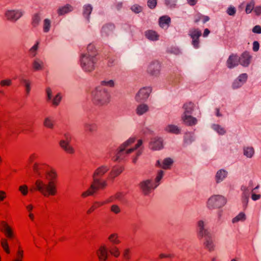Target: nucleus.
<instances>
[{"label": "nucleus", "instance_id": "bb28decb", "mask_svg": "<svg viewBox=\"0 0 261 261\" xmlns=\"http://www.w3.org/2000/svg\"><path fill=\"white\" fill-rule=\"evenodd\" d=\"M149 111V106L145 103L139 105L136 109V113L138 116H142Z\"/></svg>", "mask_w": 261, "mask_h": 261}, {"label": "nucleus", "instance_id": "dca6fc26", "mask_svg": "<svg viewBox=\"0 0 261 261\" xmlns=\"http://www.w3.org/2000/svg\"><path fill=\"white\" fill-rule=\"evenodd\" d=\"M203 238H204L203 244L205 247L210 251H213L215 249V245L214 244V237L212 233Z\"/></svg>", "mask_w": 261, "mask_h": 261}, {"label": "nucleus", "instance_id": "423d86ee", "mask_svg": "<svg viewBox=\"0 0 261 261\" xmlns=\"http://www.w3.org/2000/svg\"><path fill=\"white\" fill-rule=\"evenodd\" d=\"M97 62V59L93 55L88 56L85 54H81L80 57V65L86 72H90L94 70Z\"/></svg>", "mask_w": 261, "mask_h": 261}, {"label": "nucleus", "instance_id": "f704fd0d", "mask_svg": "<svg viewBox=\"0 0 261 261\" xmlns=\"http://www.w3.org/2000/svg\"><path fill=\"white\" fill-rule=\"evenodd\" d=\"M72 10V7L70 5H66L59 8L58 13L59 15H63Z\"/></svg>", "mask_w": 261, "mask_h": 261}, {"label": "nucleus", "instance_id": "412c9836", "mask_svg": "<svg viewBox=\"0 0 261 261\" xmlns=\"http://www.w3.org/2000/svg\"><path fill=\"white\" fill-rule=\"evenodd\" d=\"M239 59L238 57L234 55H231L228 57L226 61V65L228 68L231 69L238 65Z\"/></svg>", "mask_w": 261, "mask_h": 261}, {"label": "nucleus", "instance_id": "6e6d98bb", "mask_svg": "<svg viewBox=\"0 0 261 261\" xmlns=\"http://www.w3.org/2000/svg\"><path fill=\"white\" fill-rule=\"evenodd\" d=\"M130 9L135 13H139L142 11V7L137 4L133 5Z\"/></svg>", "mask_w": 261, "mask_h": 261}, {"label": "nucleus", "instance_id": "f03ea898", "mask_svg": "<svg viewBox=\"0 0 261 261\" xmlns=\"http://www.w3.org/2000/svg\"><path fill=\"white\" fill-rule=\"evenodd\" d=\"M46 178L48 179L47 183L44 182L41 180H37L35 182L36 190L42 193L44 196L55 195L56 194V186L54 180L57 177L56 172L51 170L50 171H46Z\"/></svg>", "mask_w": 261, "mask_h": 261}, {"label": "nucleus", "instance_id": "7c9ffc66", "mask_svg": "<svg viewBox=\"0 0 261 261\" xmlns=\"http://www.w3.org/2000/svg\"><path fill=\"white\" fill-rule=\"evenodd\" d=\"M195 140V136L194 133L187 132L185 134L184 138L185 143L190 145Z\"/></svg>", "mask_w": 261, "mask_h": 261}, {"label": "nucleus", "instance_id": "bf43d9fd", "mask_svg": "<svg viewBox=\"0 0 261 261\" xmlns=\"http://www.w3.org/2000/svg\"><path fill=\"white\" fill-rule=\"evenodd\" d=\"M19 190L20 191L22 195H26L28 192V187L25 185L21 186L19 188Z\"/></svg>", "mask_w": 261, "mask_h": 261}, {"label": "nucleus", "instance_id": "680f3d73", "mask_svg": "<svg viewBox=\"0 0 261 261\" xmlns=\"http://www.w3.org/2000/svg\"><path fill=\"white\" fill-rule=\"evenodd\" d=\"M12 84V81L10 79H6L4 80L1 81L0 85L1 86H10Z\"/></svg>", "mask_w": 261, "mask_h": 261}, {"label": "nucleus", "instance_id": "6ab92c4d", "mask_svg": "<svg viewBox=\"0 0 261 261\" xmlns=\"http://www.w3.org/2000/svg\"><path fill=\"white\" fill-rule=\"evenodd\" d=\"M228 172L223 169L219 170L216 173L215 178L217 184L222 182L227 177Z\"/></svg>", "mask_w": 261, "mask_h": 261}, {"label": "nucleus", "instance_id": "338daca9", "mask_svg": "<svg viewBox=\"0 0 261 261\" xmlns=\"http://www.w3.org/2000/svg\"><path fill=\"white\" fill-rule=\"evenodd\" d=\"M259 48V44L257 41L253 42V50L255 52L257 51Z\"/></svg>", "mask_w": 261, "mask_h": 261}, {"label": "nucleus", "instance_id": "49530a36", "mask_svg": "<svg viewBox=\"0 0 261 261\" xmlns=\"http://www.w3.org/2000/svg\"><path fill=\"white\" fill-rule=\"evenodd\" d=\"M51 28V21L48 18H46L43 21V29L44 33H48Z\"/></svg>", "mask_w": 261, "mask_h": 261}, {"label": "nucleus", "instance_id": "69168bd1", "mask_svg": "<svg viewBox=\"0 0 261 261\" xmlns=\"http://www.w3.org/2000/svg\"><path fill=\"white\" fill-rule=\"evenodd\" d=\"M23 257V251L19 250L17 252V258L14 259L13 261H21V258Z\"/></svg>", "mask_w": 261, "mask_h": 261}, {"label": "nucleus", "instance_id": "4be33fe9", "mask_svg": "<svg viewBox=\"0 0 261 261\" xmlns=\"http://www.w3.org/2000/svg\"><path fill=\"white\" fill-rule=\"evenodd\" d=\"M194 104L192 102L185 103L182 106L184 112L182 116L191 115L194 111Z\"/></svg>", "mask_w": 261, "mask_h": 261}, {"label": "nucleus", "instance_id": "13d9d810", "mask_svg": "<svg viewBox=\"0 0 261 261\" xmlns=\"http://www.w3.org/2000/svg\"><path fill=\"white\" fill-rule=\"evenodd\" d=\"M177 0H165V4L170 7H174L176 5Z\"/></svg>", "mask_w": 261, "mask_h": 261}, {"label": "nucleus", "instance_id": "774afa93", "mask_svg": "<svg viewBox=\"0 0 261 261\" xmlns=\"http://www.w3.org/2000/svg\"><path fill=\"white\" fill-rule=\"evenodd\" d=\"M252 32L256 34H261V27L258 25H255L253 27Z\"/></svg>", "mask_w": 261, "mask_h": 261}, {"label": "nucleus", "instance_id": "3c124183", "mask_svg": "<svg viewBox=\"0 0 261 261\" xmlns=\"http://www.w3.org/2000/svg\"><path fill=\"white\" fill-rule=\"evenodd\" d=\"M62 96L60 93H58L52 99V103L54 106H58L61 101Z\"/></svg>", "mask_w": 261, "mask_h": 261}, {"label": "nucleus", "instance_id": "5fc2aeb1", "mask_svg": "<svg viewBox=\"0 0 261 261\" xmlns=\"http://www.w3.org/2000/svg\"><path fill=\"white\" fill-rule=\"evenodd\" d=\"M1 245L7 253H10V250L7 240H2L1 241Z\"/></svg>", "mask_w": 261, "mask_h": 261}, {"label": "nucleus", "instance_id": "0e129e2a", "mask_svg": "<svg viewBox=\"0 0 261 261\" xmlns=\"http://www.w3.org/2000/svg\"><path fill=\"white\" fill-rule=\"evenodd\" d=\"M236 12V10L234 7H229L227 10V13L230 16H233L235 14Z\"/></svg>", "mask_w": 261, "mask_h": 261}, {"label": "nucleus", "instance_id": "f3484780", "mask_svg": "<svg viewBox=\"0 0 261 261\" xmlns=\"http://www.w3.org/2000/svg\"><path fill=\"white\" fill-rule=\"evenodd\" d=\"M149 148L153 150H159L163 148V140L161 138H154L150 142Z\"/></svg>", "mask_w": 261, "mask_h": 261}, {"label": "nucleus", "instance_id": "58836bf2", "mask_svg": "<svg viewBox=\"0 0 261 261\" xmlns=\"http://www.w3.org/2000/svg\"><path fill=\"white\" fill-rule=\"evenodd\" d=\"M244 155L248 158H251L254 154V150L252 147H246L243 149Z\"/></svg>", "mask_w": 261, "mask_h": 261}, {"label": "nucleus", "instance_id": "e433bc0d", "mask_svg": "<svg viewBox=\"0 0 261 261\" xmlns=\"http://www.w3.org/2000/svg\"><path fill=\"white\" fill-rule=\"evenodd\" d=\"M123 170V168L121 167L118 168H113L109 173L110 178L114 179L118 175H119Z\"/></svg>", "mask_w": 261, "mask_h": 261}, {"label": "nucleus", "instance_id": "c85d7f7f", "mask_svg": "<svg viewBox=\"0 0 261 261\" xmlns=\"http://www.w3.org/2000/svg\"><path fill=\"white\" fill-rule=\"evenodd\" d=\"M164 130L167 133L176 135L179 134L180 133V129L177 125L174 124L167 125L165 127Z\"/></svg>", "mask_w": 261, "mask_h": 261}, {"label": "nucleus", "instance_id": "cd10ccee", "mask_svg": "<svg viewBox=\"0 0 261 261\" xmlns=\"http://www.w3.org/2000/svg\"><path fill=\"white\" fill-rule=\"evenodd\" d=\"M170 22V18L167 16H162L159 19V25L163 29H167Z\"/></svg>", "mask_w": 261, "mask_h": 261}, {"label": "nucleus", "instance_id": "de8ad7c7", "mask_svg": "<svg viewBox=\"0 0 261 261\" xmlns=\"http://www.w3.org/2000/svg\"><path fill=\"white\" fill-rule=\"evenodd\" d=\"M164 171L163 170H160L157 174L156 177L155 178L154 182V188H156L160 184V181L162 179L164 175Z\"/></svg>", "mask_w": 261, "mask_h": 261}, {"label": "nucleus", "instance_id": "f8f14e48", "mask_svg": "<svg viewBox=\"0 0 261 261\" xmlns=\"http://www.w3.org/2000/svg\"><path fill=\"white\" fill-rule=\"evenodd\" d=\"M139 186L143 192V193L145 195H149L152 190L155 189L154 188V184L151 179H146L142 182H141L139 184Z\"/></svg>", "mask_w": 261, "mask_h": 261}, {"label": "nucleus", "instance_id": "a211bd4d", "mask_svg": "<svg viewBox=\"0 0 261 261\" xmlns=\"http://www.w3.org/2000/svg\"><path fill=\"white\" fill-rule=\"evenodd\" d=\"M251 56L249 53L246 51L243 53L239 59L240 64L244 67H247L250 63Z\"/></svg>", "mask_w": 261, "mask_h": 261}, {"label": "nucleus", "instance_id": "72a5a7b5", "mask_svg": "<svg viewBox=\"0 0 261 261\" xmlns=\"http://www.w3.org/2000/svg\"><path fill=\"white\" fill-rule=\"evenodd\" d=\"M211 128L220 135H224L226 133L224 127L217 124H212Z\"/></svg>", "mask_w": 261, "mask_h": 261}, {"label": "nucleus", "instance_id": "864d4df0", "mask_svg": "<svg viewBox=\"0 0 261 261\" xmlns=\"http://www.w3.org/2000/svg\"><path fill=\"white\" fill-rule=\"evenodd\" d=\"M122 256L127 261L130 259V251L129 248H125L123 250Z\"/></svg>", "mask_w": 261, "mask_h": 261}, {"label": "nucleus", "instance_id": "052dcab7", "mask_svg": "<svg viewBox=\"0 0 261 261\" xmlns=\"http://www.w3.org/2000/svg\"><path fill=\"white\" fill-rule=\"evenodd\" d=\"M111 211L114 213L117 214L120 212V208L116 204H113L111 207Z\"/></svg>", "mask_w": 261, "mask_h": 261}, {"label": "nucleus", "instance_id": "a18cd8bd", "mask_svg": "<svg viewBox=\"0 0 261 261\" xmlns=\"http://www.w3.org/2000/svg\"><path fill=\"white\" fill-rule=\"evenodd\" d=\"M100 85L101 87L107 86L111 88H113L115 85V81L113 80H105L100 82Z\"/></svg>", "mask_w": 261, "mask_h": 261}, {"label": "nucleus", "instance_id": "8fccbe9b", "mask_svg": "<svg viewBox=\"0 0 261 261\" xmlns=\"http://www.w3.org/2000/svg\"><path fill=\"white\" fill-rule=\"evenodd\" d=\"M246 219V216L244 213H240L238 215L232 219V223H236L239 221H244Z\"/></svg>", "mask_w": 261, "mask_h": 261}, {"label": "nucleus", "instance_id": "37998d69", "mask_svg": "<svg viewBox=\"0 0 261 261\" xmlns=\"http://www.w3.org/2000/svg\"><path fill=\"white\" fill-rule=\"evenodd\" d=\"M241 190L242 191V197H249L250 193H252L251 189L245 186H242Z\"/></svg>", "mask_w": 261, "mask_h": 261}, {"label": "nucleus", "instance_id": "2f4dec72", "mask_svg": "<svg viewBox=\"0 0 261 261\" xmlns=\"http://www.w3.org/2000/svg\"><path fill=\"white\" fill-rule=\"evenodd\" d=\"M40 42L37 41L29 49V53L31 57H35L38 54Z\"/></svg>", "mask_w": 261, "mask_h": 261}, {"label": "nucleus", "instance_id": "4c0bfd02", "mask_svg": "<svg viewBox=\"0 0 261 261\" xmlns=\"http://www.w3.org/2000/svg\"><path fill=\"white\" fill-rule=\"evenodd\" d=\"M40 167L37 163H35L33 165V170L39 176H41V170H45V169L42 166H47V165L45 163H42L40 164Z\"/></svg>", "mask_w": 261, "mask_h": 261}, {"label": "nucleus", "instance_id": "20e7f679", "mask_svg": "<svg viewBox=\"0 0 261 261\" xmlns=\"http://www.w3.org/2000/svg\"><path fill=\"white\" fill-rule=\"evenodd\" d=\"M91 96L94 103L100 106L107 105L111 98L108 90L101 86H98L93 90Z\"/></svg>", "mask_w": 261, "mask_h": 261}, {"label": "nucleus", "instance_id": "0eeeda50", "mask_svg": "<svg viewBox=\"0 0 261 261\" xmlns=\"http://www.w3.org/2000/svg\"><path fill=\"white\" fill-rule=\"evenodd\" d=\"M226 203V198L220 195H214L207 200L206 206L210 210L219 208Z\"/></svg>", "mask_w": 261, "mask_h": 261}, {"label": "nucleus", "instance_id": "4d7b16f0", "mask_svg": "<svg viewBox=\"0 0 261 261\" xmlns=\"http://www.w3.org/2000/svg\"><path fill=\"white\" fill-rule=\"evenodd\" d=\"M156 0H148L147 1V6L151 9H154L156 7Z\"/></svg>", "mask_w": 261, "mask_h": 261}, {"label": "nucleus", "instance_id": "ddd939ff", "mask_svg": "<svg viewBox=\"0 0 261 261\" xmlns=\"http://www.w3.org/2000/svg\"><path fill=\"white\" fill-rule=\"evenodd\" d=\"M211 233L210 231L206 227V222L205 221L202 220L198 221L197 235L200 239Z\"/></svg>", "mask_w": 261, "mask_h": 261}, {"label": "nucleus", "instance_id": "5701e85b", "mask_svg": "<svg viewBox=\"0 0 261 261\" xmlns=\"http://www.w3.org/2000/svg\"><path fill=\"white\" fill-rule=\"evenodd\" d=\"M83 125L85 130L90 133H93L97 129V124L92 121H85Z\"/></svg>", "mask_w": 261, "mask_h": 261}, {"label": "nucleus", "instance_id": "a19ab883", "mask_svg": "<svg viewBox=\"0 0 261 261\" xmlns=\"http://www.w3.org/2000/svg\"><path fill=\"white\" fill-rule=\"evenodd\" d=\"M109 241L112 243L111 245H115L120 243L117 233H112L108 237Z\"/></svg>", "mask_w": 261, "mask_h": 261}, {"label": "nucleus", "instance_id": "b1692460", "mask_svg": "<svg viewBox=\"0 0 261 261\" xmlns=\"http://www.w3.org/2000/svg\"><path fill=\"white\" fill-rule=\"evenodd\" d=\"M181 119L183 122L188 126L195 125L197 123V119L191 115L181 116Z\"/></svg>", "mask_w": 261, "mask_h": 261}, {"label": "nucleus", "instance_id": "ea45409f", "mask_svg": "<svg viewBox=\"0 0 261 261\" xmlns=\"http://www.w3.org/2000/svg\"><path fill=\"white\" fill-rule=\"evenodd\" d=\"M43 125L46 127L53 129L54 127V120L51 117H46L44 120Z\"/></svg>", "mask_w": 261, "mask_h": 261}, {"label": "nucleus", "instance_id": "6e6552de", "mask_svg": "<svg viewBox=\"0 0 261 261\" xmlns=\"http://www.w3.org/2000/svg\"><path fill=\"white\" fill-rule=\"evenodd\" d=\"M161 65L158 61L150 62L146 68V73L151 77H158L161 73Z\"/></svg>", "mask_w": 261, "mask_h": 261}, {"label": "nucleus", "instance_id": "e2e57ef3", "mask_svg": "<svg viewBox=\"0 0 261 261\" xmlns=\"http://www.w3.org/2000/svg\"><path fill=\"white\" fill-rule=\"evenodd\" d=\"M46 93L47 95V100L50 101L52 99V91L49 87L46 88Z\"/></svg>", "mask_w": 261, "mask_h": 261}, {"label": "nucleus", "instance_id": "c9c22d12", "mask_svg": "<svg viewBox=\"0 0 261 261\" xmlns=\"http://www.w3.org/2000/svg\"><path fill=\"white\" fill-rule=\"evenodd\" d=\"M82 54H85L90 56L93 55L94 57H96L97 54L94 45L92 43H89L87 47V52Z\"/></svg>", "mask_w": 261, "mask_h": 261}, {"label": "nucleus", "instance_id": "9d476101", "mask_svg": "<svg viewBox=\"0 0 261 261\" xmlns=\"http://www.w3.org/2000/svg\"><path fill=\"white\" fill-rule=\"evenodd\" d=\"M189 36L192 39V44L195 48L199 47V37L201 36V31L199 29L192 28L189 30Z\"/></svg>", "mask_w": 261, "mask_h": 261}, {"label": "nucleus", "instance_id": "a878e982", "mask_svg": "<svg viewBox=\"0 0 261 261\" xmlns=\"http://www.w3.org/2000/svg\"><path fill=\"white\" fill-rule=\"evenodd\" d=\"M2 225V231H4L6 236L9 238H12L13 237V233L12 229L4 221L1 222Z\"/></svg>", "mask_w": 261, "mask_h": 261}, {"label": "nucleus", "instance_id": "473e14b6", "mask_svg": "<svg viewBox=\"0 0 261 261\" xmlns=\"http://www.w3.org/2000/svg\"><path fill=\"white\" fill-rule=\"evenodd\" d=\"M93 9V7L90 4H86L83 6V14L84 17L86 18L88 21L89 20V15H90Z\"/></svg>", "mask_w": 261, "mask_h": 261}, {"label": "nucleus", "instance_id": "09e8293b", "mask_svg": "<svg viewBox=\"0 0 261 261\" xmlns=\"http://www.w3.org/2000/svg\"><path fill=\"white\" fill-rule=\"evenodd\" d=\"M41 20V18L39 14H35L32 18V24L34 27H36L38 25Z\"/></svg>", "mask_w": 261, "mask_h": 261}, {"label": "nucleus", "instance_id": "79ce46f5", "mask_svg": "<svg viewBox=\"0 0 261 261\" xmlns=\"http://www.w3.org/2000/svg\"><path fill=\"white\" fill-rule=\"evenodd\" d=\"M173 163V161L170 158L165 159L162 162V168L164 169H169Z\"/></svg>", "mask_w": 261, "mask_h": 261}, {"label": "nucleus", "instance_id": "393cba45", "mask_svg": "<svg viewBox=\"0 0 261 261\" xmlns=\"http://www.w3.org/2000/svg\"><path fill=\"white\" fill-rule=\"evenodd\" d=\"M32 66L34 71L41 70L44 67V63L40 58H36L32 61Z\"/></svg>", "mask_w": 261, "mask_h": 261}, {"label": "nucleus", "instance_id": "c756f323", "mask_svg": "<svg viewBox=\"0 0 261 261\" xmlns=\"http://www.w3.org/2000/svg\"><path fill=\"white\" fill-rule=\"evenodd\" d=\"M60 146L67 153H73L74 149L69 145V141L61 140L60 142Z\"/></svg>", "mask_w": 261, "mask_h": 261}, {"label": "nucleus", "instance_id": "1a4fd4ad", "mask_svg": "<svg viewBox=\"0 0 261 261\" xmlns=\"http://www.w3.org/2000/svg\"><path fill=\"white\" fill-rule=\"evenodd\" d=\"M24 14V11L22 9L8 10L6 11L5 16L6 18L11 21H16Z\"/></svg>", "mask_w": 261, "mask_h": 261}, {"label": "nucleus", "instance_id": "c03bdc74", "mask_svg": "<svg viewBox=\"0 0 261 261\" xmlns=\"http://www.w3.org/2000/svg\"><path fill=\"white\" fill-rule=\"evenodd\" d=\"M20 81L23 84L25 88L27 94H29L31 91V82L29 80L23 78H21Z\"/></svg>", "mask_w": 261, "mask_h": 261}, {"label": "nucleus", "instance_id": "2eb2a0df", "mask_svg": "<svg viewBox=\"0 0 261 261\" xmlns=\"http://www.w3.org/2000/svg\"><path fill=\"white\" fill-rule=\"evenodd\" d=\"M248 75L244 73L240 74L232 82L231 87L233 89L241 88L247 81Z\"/></svg>", "mask_w": 261, "mask_h": 261}, {"label": "nucleus", "instance_id": "603ef678", "mask_svg": "<svg viewBox=\"0 0 261 261\" xmlns=\"http://www.w3.org/2000/svg\"><path fill=\"white\" fill-rule=\"evenodd\" d=\"M254 2L253 0H251V1L248 3L246 7L245 11L247 14H249L251 12L252 10L254 8Z\"/></svg>", "mask_w": 261, "mask_h": 261}, {"label": "nucleus", "instance_id": "aec40b11", "mask_svg": "<svg viewBox=\"0 0 261 261\" xmlns=\"http://www.w3.org/2000/svg\"><path fill=\"white\" fill-rule=\"evenodd\" d=\"M145 37L150 41H156L159 40V35L152 30H148L144 32Z\"/></svg>", "mask_w": 261, "mask_h": 261}, {"label": "nucleus", "instance_id": "7ed1b4c3", "mask_svg": "<svg viewBox=\"0 0 261 261\" xmlns=\"http://www.w3.org/2000/svg\"><path fill=\"white\" fill-rule=\"evenodd\" d=\"M135 139L134 138H130L124 143H123L119 148L118 149L116 155L112 158V160L114 161H120L125 158V157L132 153L134 151L140 147L142 143V140H139L137 144L135 147L128 148L133 143L135 142Z\"/></svg>", "mask_w": 261, "mask_h": 261}, {"label": "nucleus", "instance_id": "f257e3e1", "mask_svg": "<svg viewBox=\"0 0 261 261\" xmlns=\"http://www.w3.org/2000/svg\"><path fill=\"white\" fill-rule=\"evenodd\" d=\"M109 167L103 165L97 168L94 172L92 178L93 182L90 186V189L83 193L82 196L92 195L99 188H103L107 186L106 181L103 180L101 177L109 171Z\"/></svg>", "mask_w": 261, "mask_h": 261}, {"label": "nucleus", "instance_id": "39448f33", "mask_svg": "<svg viewBox=\"0 0 261 261\" xmlns=\"http://www.w3.org/2000/svg\"><path fill=\"white\" fill-rule=\"evenodd\" d=\"M109 252L115 257H118L120 255V251L116 245H111L109 248L102 245L96 251L99 261H107Z\"/></svg>", "mask_w": 261, "mask_h": 261}, {"label": "nucleus", "instance_id": "9b49d317", "mask_svg": "<svg viewBox=\"0 0 261 261\" xmlns=\"http://www.w3.org/2000/svg\"><path fill=\"white\" fill-rule=\"evenodd\" d=\"M152 89L150 87H144L141 88L136 94L135 99L136 101L140 102L145 101L149 97Z\"/></svg>", "mask_w": 261, "mask_h": 261}, {"label": "nucleus", "instance_id": "4468645a", "mask_svg": "<svg viewBox=\"0 0 261 261\" xmlns=\"http://www.w3.org/2000/svg\"><path fill=\"white\" fill-rule=\"evenodd\" d=\"M115 27L114 24L108 23L104 24L101 29L100 33L102 38L112 36L114 32Z\"/></svg>", "mask_w": 261, "mask_h": 261}]
</instances>
